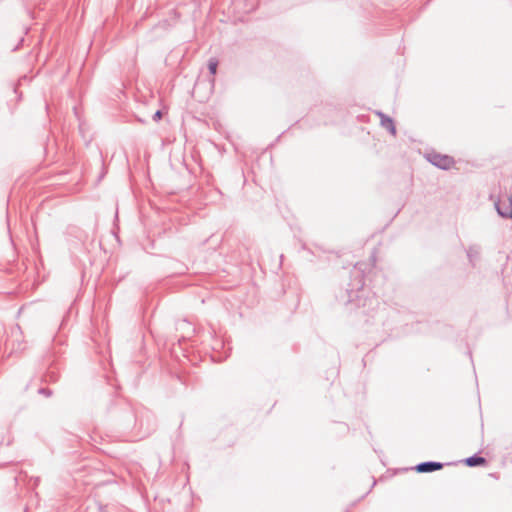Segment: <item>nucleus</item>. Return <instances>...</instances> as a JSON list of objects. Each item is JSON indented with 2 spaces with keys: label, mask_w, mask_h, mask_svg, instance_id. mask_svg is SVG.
I'll list each match as a JSON object with an SVG mask.
<instances>
[{
  "label": "nucleus",
  "mask_w": 512,
  "mask_h": 512,
  "mask_svg": "<svg viewBox=\"0 0 512 512\" xmlns=\"http://www.w3.org/2000/svg\"><path fill=\"white\" fill-rule=\"evenodd\" d=\"M443 468V465L439 462H425L416 466V471L419 473L432 472L436 470H440Z\"/></svg>",
  "instance_id": "nucleus-2"
},
{
  "label": "nucleus",
  "mask_w": 512,
  "mask_h": 512,
  "mask_svg": "<svg viewBox=\"0 0 512 512\" xmlns=\"http://www.w3.org/2000/svg\"><path fill=\"white\" fill-rule=\"evenodd\" d=\"M430 161L433 165L441 169H450L454 165V160L447 155L435 154L430 157Z\"/></svg>",
  "instance_id": "nucleus-1"
},
{
  "label": "nucleus",
  "mask_w": 512,
  "mask_h": 512,
  "mask_svg": "<svg viewBox=\"0 0 512 512\" xmlns=\"http://www.w3.org/2000/svg\"><path fill=\"white\" fill-rule=\"evenodd\" d=\"M161 118H162V112L159 110V111H157V112L154 114L153 119H154L155 121H159Z\"/></svg>",
  "instance_id": "nucleus-6"
},
{
  "label": "nucleus",
  "mask_w": 512,
  "mask_h": 512,
  "mask_svg": "<svg viewBox=\"0 0 512 512\" xmlns=\"http://www.w3.org/2000/svg\"><path fill=\"white\" fill-rule=\"evenodd\" d=\"M381 124L388 130L391 132L392 135H395L396 134V128H395V125L393 123V120L388 118V117H382L381 119Z\"/></svg>",
  "instance_id": "nucleus-3"
},
{
  "label": "nucleus",
  "mask_w": 512,
  "mask_h": 512,
  "mask_svg": "<svg viewBox=\"0 0 512 512\" xmlns=\"http://www.w3.org/2000/svg\"><path fill=\"white\" fill-rule=\"evenodd\" d=\"M466 465L473 467V466H481L485 464V459L482 457H470L466 459Z\"/></svg>",
  "instance_id": "nucleus-4"
},
{
  "label": "nucleus",
  "mask_w": 512,
  "mask_h": 512,
  "mask_svg": "<svg viewBox=\"0 0 512 512\" xmlns=\"http://www.w3.org/2000/svg\"><path fill=\"white\" fill-rule=\"evenodd\" d=\"M218 62L215 59H211L208 64V69L212 75H215L217 72Z\"/></svg>",
  "instance_id": "nucleus-5"
}]
</instances>
